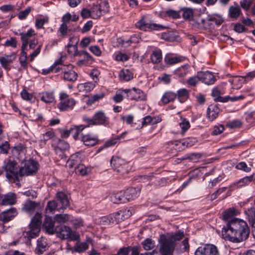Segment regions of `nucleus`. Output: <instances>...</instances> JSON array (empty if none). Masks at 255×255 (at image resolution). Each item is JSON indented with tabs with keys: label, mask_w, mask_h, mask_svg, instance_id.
I'll list each match as a JSON object with an SVG mask.
<instances>
[{
	"label": "nucleus",
	"mask_w": 255,
	"mask_h": 255,
	"mask_svg": "<svg viewBox=\"0 0 255 255\" xmlns=\"http://www.w3.org/2000/svg\"><path fill=\"white\" fill-rule=\"evenodd\" d=\"M150 59L153 63H159L162 60V53L160 49L153 51L150 56Z\"/></svg>",
	"instance_id": "nucleus-40"
},
{
	"label": "nucleus",
	"mask_w": 255,
	"mask_h": 255,
	"mask_svg": "<svg viewBox=\"0 0 255 255\" xmlns=\"http://www.w3.org/2000/svg\"><path fill=\"white\" fill-rule=\"evenodd\" d=\"M54 219L58 223H65L69 220L70 216L68 214H56Z\"/></svg>",
	"instance_id": "nucleus-48"
},
{
	"label": "nucleus",
	"mask_w": 255,
	"mask_h": 255,
	"mask_svg": "<svg viewBox=\"0 0 255 255\" xmlns=\"http://www.w3.org/2000/svg\"><path fill=\"white\" fill-rule=\"evenodd\" d=\"M38 163L37 161L30 159L25 162L23 166L21 167V177L24 175L35 174L38 170Z\"/></svg>",
	"instance_id": "nucleus-8"
},
{
	"label": "nucleus",
	"mask_w": 255,
	"mask_h": 255,
	"mask_svg": "<svg viewBox=\"0 0 255 255\" xmlns=\"http://www.w3.org/2000/svg\"><path fill=\"white\" fill-rule=\"evenodd\" d=\"M93 117L96 126L107 127L110 124V119L103 111L96 112Z\"/></svg>",
	"instance_id": "nucleus-13"
},
{
	"label": "nucleus",
	"mask_w": 255,
	"mask_h": 255,
	"mask_svg": "<svg viewBox=\"0 0 255 255\" xmlns=\"http://www.w3.org/2000/svg\"><path fill=\"white\" fill-rule=\"evenodd\" d=\"M208 20L211 21L212 23L214 22L218 26L221 25L224 22L223 17L218 14L209 15Z\"/></svg>",
	"instance_id": "nucleus-45"
},
{
	"label": "nucleus",
	"mask_w": 255,
	"mask_h": 255,
	"mask_svg": "<svg viewBox=\"0 0 255 255\" xmlns=\"http://www.w3.org/2000/svg\"><path fill=\"white\" fill-rule=\"evenodd\" d=\"M105 96L104 93L96 94L91 97L87 101V104L91 105L95 102L98 101L100 99H102Z\"/></svg>",
	"instance_id": "nucleus-57"
},
{
	"label": "nucleus",
	"mask_w": 255,
	"mask_h": 255,
	"mask_svg": "<svg viewBox=\"0 0 255 255\" xmlns=\"http://www.w3.org/2000/svg\"><path fill=\"white\" fill-rule=\"evenodd\" d=\"M195 255H220L217 247L213 244H206L199 247Z\"/></svg>",
	"instance_id": "nucleus-9"
},
{
	"label": "nucleus",
	"mask_w": 255,
	"mask_h": 255,
	"mask_svg": "<svg viewBox=\"0 0 255 255\" xmlns=\"http://www.w3.org/2000/svg\"><path fill=\"white\" fill-rule=\"evenodd\" d=\"M242 123L241 121L238 120H235L229 121L227 123V126L229 128H233L240 127L242 126Z\"/></svg>",
	"instance_id": "nucleus-64"
},
{
	"label": "nucleus",
	"mask_w": 255,
	"mask_h": 255,
	"mask_svg": "<svg viewBox=\"0 0 255 255\" xmlns=\"http://www.w3.org/2000/svg\"><path fill=\"white\" fill-rule=\"evenodd\" d=\"M165 62L169 65H173L178 63L180 61L179 58L173 57L170 55H166L164 58Z\"/></svg>",
	"instance_id": "nucleus-56"
},
{
	"label": "nucleus",
	"mask_w": 255,
	"mask_h": 255,
	"mask_svg": "<svg viewBox=\"0 0 255 255\" xmlns=\"http://www.w3.org/2000/svg\"><path fill=\"white\" fill-rule=\"evenodd\" d=\"M95 83L88 82L85 83H82L78 85V88L80 91L85 92L86 93L91 91L95 87Z\"/></svg>",
	"instance_id": "nucleus-33"
},
{
	"label": "nucleus",
	"mask_w": 255,
	"mask_h": 255,
	"mask_svg": "<svg viewBox=\"0 0 255 255\" xmlns=\"http://www.w3.org/2000/svg\"><path fill=\"white\" fill-rule=\"evenodd\" d=\"M43 226L46 232L50 235L55 234L58 227L55 226V221L51 217L47 216H45Z\"/></svg>",
	"instance_id": "nucleus-17"
},
{
	"label": "nucleus",
	"mask_w": 255,
	"mask_h": 255,
	"mask_svg": "<svg viewBox=\"0 0 255 255\" xmlns=\"http://www.w3.org/2000/svg\"><path fill=\"white\" fill-rule=\"evenodd\" d=\"M56 197L62 205V208H66L69 205L68 195L63 191L58 192Z\"/></svg>",
	"instance_id": "nucleus-27"
},
{
	"label": "nucleus",
	"mask_w": 255,
	"mask_h": 255,
	"mask_svg": "<svg viewBox=\"0 0 255 255\" xmlns=\"http://www.w3.org/2000/svg\"><path fill=\"white\" fill-rule=\"evenodd\" d=\"M91 9L92 13V18L93 19H98L103 15L98 3L93 4Z\"/></svg>",
	"instance_id": "nucleus-46"
},
{
	"label": "nucleus",
	"mask_w": 255,
	"mask_h": 255,
	"mask_svg": "<svg viewBox=\"0 0 255 255\" xmlns=\"http://www.w3.org/2000/svg\"><path fill=\"white\" fill-rule=\"evenodd\" d=\"M56 147L65 151L69 148L70 146L67 142L63 140L59 139Z\"/></svg>",
	"instance_id": "nucleus-63"
},
{
	"label": "nucleus",
	"mask_w": 255,
	"mask_h": 255,
	"mask_svg": "<svg viewBox=\"0 0 255 255\" xmlns=\"http://www.w3.org/2000/svg\"><path fill=\"white\" fill-rule=\"evenodd\" d=\"M48 249V244L46 239L44 237H41L37 241V247L35 250L36 254H42Z\"/></svg>",
	"instance_id": "nucleus-24"
},
{
	"label": "nucleus",
	"mask_w": 255,
	"mask_h": 255,
	"mask_svg": "<svg viewBox=\"0 0 255 255\" xmlns=\"http://www.w3.org/2000/svg\"><path fill=\"white\" fill-rule=\"evenodd\" d=\"M48 22V16L40 15L35 19V26L37 29L43 28V25Z\"/></svg>",
	"instance_id": "nucleus-36"
},
{
	"label": "nucleus",
	"mask_w": 255,
	"mask_h": 255,
	"mask_svg": "<svg viewBox=\"0 0 255 255\" xmlns=\"http://www.w3.org/2000/svg\"><path fill=\"white\" fill-rule=\"evenodd\" d=\"M52 72L56 73L61 71L63 73L67 67V65H55L53 64L51 66Z\"/></svg>",
	"instance_id": "nucleus-60"
},
{
	"label": "nucleus",
	"mask_w": 255,
	"mask_h": 255,
	"mask_svg": "<svg viewBox=\"0 0 255 255\" xmlns=\"http://www.w3.org/2000/svg\"><path fill=\"white\" fill-rule=\"evenodd\" d=\"M176 95L179 101L181 103H183L189 98V93L187 89L183 88L177 91Z\"/></svg>",
	"instance_id": "nucleus-37"
},
{
	"label": "nucleus",
	"mask_w": 255,
	"mask_h": 255,
	"mask_svg": "<svg viewBox=\"0 0 255 255\" xmlns=\"http://www.w3.org/2000/svg\"><path fill=\"white\" fill-rule=\"evenodd\" d=\"M247 218L251 226L255 223V209L251 207L245 211Z\"/></svg>",
	"instance_id": "nucleus-41"
},
{
	"label": "nucleus",
	"mask_w": 255,
	"mask_h": 255,
	"mask_svg": "<svg viewBox=\"0 0 255 255\" xmlns=\"http://www.w3.org/2000/svg\"><path fill=\"white\" fill-rule=\"evenodd\" d=\"M161 14L163 16H168V17H172L174 19L178 18L180 17L179 12L172 9H169L165 11H163Z\"/></svg>",
	"instance_id": "nucleus-51"
},
{
	"label": "nucleus",
	"mask_w": 255,
	"mask_h": 255,
	"mask_svg": "<svg viewBox=\"0 0 255 255\" xmlns=\"http://www.w3.org/2000/svg\"><path fill=\"white\" fill-rule=\"evenodd\" d=\"M121 80L128 81L133 78V74L128 69H123L119 74Z\"/></svg>",
	"instance_id": "nucleus-39"
},
{
	"label": "nucleus",
	"mask_w": 255,
	"mask_h": 255,
	"mask_svg": "<svg viewBox=\"0 0 255 255\" xmlns=\"http://www.w3.org/2000/svg\"><path fill=\"white\" fill-rule=\"evenodd\" d=\"M101 11L103 15L108 13L109 11L110 6L109 3L106 0H100V2H97Z\"/></svg>",
	"instance_id": "nucleus-50"
},
{
	"label": "nucleus",
	"mask_w": 255,
	"mask_h": 255,
	"mask_svg": "<svg viewBox=\"0 0 255 255\" xmlns=\"http://www.w3.org/2000/svg\"><path fill=\"white\" fill-rule=\"evenodd\" d=\"M221 92L217 88H214L212 92V96L214 98L215 102H220L222 103H225L229 100L231 101H236L244 99L245 97L243 95L239 96L231 97L227 96L225 97H221Z\"/></svg>",
	"instance_id": "nucleus-11"
},
{
	"label": "nucleus",
	"mask_w": 255,
	"mask_h": 255,
	"mask_svg": "<svg viewBox=\"0 0 255 255\" xmlns=\"http://www.w3.org/2000/svg\"><path fill=\"white\" fill-rule=\"evenodd\" d=\"M124 191L127 202H128L135 199L139 196L140 189L139 188L132 187L127 189Z\"/></svg>",
	"instance_id": "nucleus-26"
},
{
	"label": "nucleus",
	"mask_w": 255,
	"mask_h": 255,
	"mask_svg": "<svg viewBox=\"0 0 255 255\" xmlns=\"http://www.w3.org/2000/svg\"><path fill=\"white\" fill-rule=\"evenodd\" d=\"M235 168L239 170H243L246 172H250L251 170V168L248 166L246 162L242 161L238 163Z\"/></svg>",
	"instance_id": "nucleus-62"
},
{
	"label": "nucleus",
	"mask_w": 255,
	"mask_h": 255,
	"mask_svg": "<svg viewBox=\"0 0 255 255\" xmlns=\"http://www.w3.org/2000/svg\"><path fill=\"white\" fill-rule=\"evenodd\" d=\"M81 140L86 146H93L98 144V139L96 136L88 134L83 135L81 137Z\"/></svg>",
	"instance_id": "nucleus-22"
},
{
	"label": "nucleus",
	"mask_w": 255,
	"mask_h": 255,
	"mask_svg": "<svg viewBox=\"0 0 255 255\" xmlns=\"http://www.w3.org/2000/svg\"><path fill=\"white\" fill-rule=\"evenodd\" d=\"M123 91L127 94V97L130 100L136 101H144L146 95L143 91L139 89L133 88L131 89H125Z\"/></svg>",
	"instance_id": "nucleus-12"
},
{
	"label": "nucleus",
	"mask_w": 255,
	"mask_h": 255,
	"mask_svg": "<svg viewBox=\"0 0 255 255\" xmlns=\"http://www.w3.org/2000/svg\"><path fill=\"white\" fill-rule=\"evenodd\" d=\"M141 244L144 249L146 251L152 250L155 247V241L149 238L146 239L141 243Z\"/></svg>",
	"instance_id": "nucleus-42"
},
{
	"label": "nucleus",
	"mask_w": 255,
	"mask_h": 255,
	"mask_svg": "<svg viewBox=\"0 0 255 255\" xmlns=\"http://www.w3.org/2000/svg\"><path fill=\"white\" fill-rule=\"evenodd\" d=\"M110 162L113 170L121 175H127L131 169L130 165L118 156H113Z\"/></svg>",
	"instance_id": "nucleus-5"
},
{
	"label": "nucleus",
	"mask_w": 255,
	"mask_h": 255,
	"mask_svg": "<svg viewBox=\"0 0 255 255\" xmlns=\"http://www.w3.org/2000/svg\"><path fill=\"white\" fill-rule=\"evenodd\" d=\"M135 26L139 29L144 31L149 30H159L165 28V27L161 25L150 23L147 22L144 16H142L141 18L136 23Z\"/></svg>",
	"instance_id": "nucleus-10"
},
{
	"label": "nucleus",
	"mask_w": 255,
	"mask_h": 255,
	"mask_svg": "<svg viewBox=\"0 0 255 255\" xmlns=\"http://www.w3.org/2000/svg\"><path fill=\"white\" fill-rule=\"evenodd\" d=\"M75 104V100L71 98L70 99L60 101L58 105V107L60 111H66L72 109Z\"/></svg>",
	"instance_id": "nucleus-23"
},
{
	"label": "nucleus",
	"mask_w": 255,
	"mask_h": 255,
	"mask_svg": "<svg viewBox=\"0 0 255 255\" xmlns=\"http://www.w3.org/2000/svg\"><path fill=\"white\" fill-rule=\"evenodd\" d=\"M220 109L217 105H210L207 110V117L210 121L215 120L218 116Z\"/></svg>",
	"instance_id": "nucleus-21"
},
{
	"label": "nucleus",
	"mask_w": 255,
	"mask_h": 255,
	"mask_svg": "<svg viewBox=\"0 0 255 255\" xmlns=\"http://www.w3.org/2000/svg\"><path fill=\"white\" fill-rule=\"evenodd\" d=\"M254 175H252L249 176H246L240 180H239L237 183H235L239 187H241L246 185H248L251 182H252L254 180Z\"/></svg>",
	"instance_id": "nucleus-47"
},
{
	"label": "nucleus",
	"mask_w": 255,
	"mask_h": 255,
	"mask_svg": "<svg viewBox=\"0 0 255 255\" xmlns=\"http://www.w3.org/2000/svg\"><path fill=\"white\" fill-rule=\"evenodd\" d=\"M188 66L184 65L179 68L176 70L175 74L179 77H185L188 73Z\"/></svg>",
	"instance_id": "nucleus-52"
},
{
	"label": "nucleus",
	"mask_w": 255,
	"mask_h": 255,
	"mask_svg": "<svg viewBox=\"0 0 255 255\" xmlns=\"http://www.w3.org/2000/svg\"><path fill=\"white\" fill-rule=\"evenodd\" d=\"M15 58L14 53L9 55L5 54L3 56H0V63L5 70L9 71L10 70V65L15 60Z\"/></svg>",
	"instance_id": "nucleus-16"
},
{
	"label": "nucleus",
	"mask_w": 255,
	"mask_h": 255,
	"mask_svg": "<svg viewBox=\"0 0 255 255\" xmlns=\"http://www.w3.org/2000/svg\"><path fill=\"white\" fill-rule=\"evenodd\" d=\"M75 171L76 174L84 176L91 172V169L86 167L84 165L80 164L75 167Z\"/></svg>",
	"instance_id": "nucleus-38"
},
{
	"label": "nucleus",
	"mask_w": 255,
	"mask_h": 255,
	"mask_svg": "<svg viewBox=\"0 0 255 255\" xmlns=\"http://www.w3.org/2000/svg\"><path fill=\"white\" fill-rule=\"evenodd\" d=\"M200 81V77L199 76V72L197 73L196 76L191 77L187 80V84L191 86H196L198 83Z\"/></svg>",
	"instance_id": "nucleus-61"
},
{
	"label": "nucleus",
	"mask_w": 255,
	"mask_h": 255,
	"mask_svg": "<svg viewBox=\"0 0 255 255\" xmlns=\"http://www.w3.org/2000/svg\"><path fill=\"white\" fill-rule=\"evenodd\" d=\"M193 25L199 29L206 30H210L214 28L213 23L208 20V16L207 19H201L200 20L195 21Z\"/></svg>",
	"instance_id": "nucleus-18"
},
{
	"label": "nucleus",
	"mask_w": 255,
	"mask_h": 255,
	"mask_svg": "<svg viewBox=\"0 0 255 255\" xmlns=\"http://www.w3.org/2000/svg\"><path fill=\"white\" fill-rule=\"evenodd\" d=\"M182 17L185 19L190 20L193 17V11L190 8H184L182 9Z\"/></svg>",
	"instance_id": "nucleus-54"
},
{
	"label": "nucleus",
	"mask_w": 255,
	"mask_h": 255,
	"mask_svg": "<svg viewBox=\"0 0 255 255\" xmlns=\"http://www.w3.org/2000/svg\"><path fill=\"white\" fill-rule=\"evenodd\" d=\"M229 15L232 18H237L241 13V10L239 7L231 6L229 8Z\"/></svg>",
	"instance_id": "nucleus-53"
},
{
	"label": "nucleus",
	"mask_w": 255,
	"mask_h": 255,
	"mask_svg": "<svg viewBox=\"0 0 255 255\" xmlns=\"http://www.w3.org/2000/svg\"><path fill=\"white\" fill-rule=\"evenodd\" d=\"M39 204L35 202L28 200L23 205L22 210L27 213L33 212Z\"/></svg>",
	"instance_id": "nucleus-32"
},
{
	"label": "nucleus",
	"mask_w": 255,
	"mask_h": 255,
	"mask_svg": "<svg viewBox=\"0 0 255 255\" xmlns=\"http://www.w3.org/2000/svg\"><path fill=\"white\" fill-rule=\"evenodd\" d=\"M6 177L10 182L19 181L21 177V167L15 162L9 161L5 165Z\"/></svg>",
	"instance_id": "nucleus-4"
},
{
	"label": "nucleus",
	"mask_w": 255,
	"mask_h": 255,
	"mask_svg": "<svg viewBox=\"0 0 255 255\" xmlns=\"http://www.w3.org/2000/svg\"><path fill=\"white\" fill-rule=\"evenodd\" d=\"M18 214L15 208L10 209L2 212L0 214V220L3 223H7L13 219Z\"/></svg>",
	"instance_id": "nucleus-14"
},
{
	"label": "nucleus",
	"mask_w": 255,
	"mask_h": 255,
	"mask_svg": "<svg viewBox=\"0 0 255 255\" xmlns=\"http://www.w3.org/2000/svg\"><path fill=\"white\" fill-rule=\"evenodd\" d=\"M161 119L159 117H152L150 116H147L143 119L142 121V126H146L148 125H153L159 123L161 122Z\"/></svg>",
	"instance_id": "nucleus-31"
},
{
	"label": "nucleus",
	"mask_w": 255,
	"mask_h": 255,
	"mask_svg": "<svg viewBox=\"0 0 255 255\" xmlns=\"http://www.w3.org/2000/svg\"><path fill=\"white\" fill-rule=\"evenodd\" d=\"M19 34L22 41V46L19 61L21 66L24 69H26L27 68V56L26 51H28V40L32 36L35 35L36 33L35 32L34 29L30 28L26 32H21Z\"/></svg>",
	"instance_id": "nucleus-3"
},
{
	"label": "nucleus",
	"mask_w": 255,
	"mask_h": 255,
	"mask_svg": "<svg viewBox=\"0 0 255 255\" xmlns=\"http://www.w3.org/2000/svg\"><path fill=\"white\" fill-rule=\"evenodd\" d=\"M239 212L234 208H230L223 213V219L225 221H230L233 217L238 215Z\"/></svg>",
	"instance_id": "nucleus-28"
},
{
	"label": "nucleus",
	"mask_w": 255,
	"mask_h": 255,
	"mask_svg": "<svg viewBox=\"0 0 255 255\" xmlns=\"http://www.w3.org/2000/svg\"><path fill=\"white\" fill-rule=\"evenodd\" d=\"M200 80L207 85L213 84L215 80L214 76L209 71L199 72Z\"/></svg>",
	"instance_id": "nucleus-20"
},
{
	"label": "nucleus",
	"mask_w": 255,
	"mask_h": 255,
	"mask_svg": "<svg viewBox=\"0 0 255 255\" xmlns=\"http://www.w3.org/2000/svg\"><path fill=\"white\" fill-rule=\"evenodd\" d=\"M181 121L179 123V126L181 129L180 132L177 131L176 133H181L184 134L185 132L189 128L190 125L189 122L186 119H181Z\"/></svg>",
	"instance_id": "nucleus-43"
},
{
	"label": "nucleus",
	"mask_w": 255,
	"mask_h": 255,
	"mask_svg": "<svg viewBox=\"0 0 255 255\" xmlns=\"http://www.w3.org/2000/svg\"><path fill=\"white\" fill-rule=\"evenodd\" d=\"M55 136V133L51 130L48 131L45 133L42 134L40 136V139L41 141L45 142L46 141L51 139Z\"/></svg>",
	"instance_id": "nucleus-58"
},
{
	"label": "nucleus",
	"mask_w": 255,
	"mask_h": 255,
	"mask_svg": "<svg viewBox=\"0 0 255 255\" xmlns=\"http://www.w3.org/2000/svg\"><path fill=\"white\" fill-rule=\"evenodd\" d=\"M184 237L183 231H178L170 233L167 238L162 236L159 240V253L161 255H173L176 242L180 241Z\"/></svg>",
	"instance_id": "nucleus-2"
},
{
	"label": "nucleus",
	"mask_w": 255,
	"mask_h": 255,
	"mask_svg": "<svg viewBox=\"0 0 255 255\" xmlns=\"http://www.w3.org/2000/svg\"><path fill=\"white\" fill-rule=\"evenodd\" d=\"M9 148V144L8 141H5L0 143V154H7Z\"/></svg>",
	"instance_id": "nucleus-59"
},
{
	"label": "nucleus",
	"mask_w": 255,
	"mask_h": 255,
	"mask_svg": "<svg viewBox=\"0 0 255 255\" xmlns=\"http://www.w3.org/2000/svg\"><path fill=\"white\" fill-rule=\"evenodd\" d=\"M85 128L84 125L75 126L71 128V134H73V138L77 140L79 138V135L80 133Z\"/></svg>",
	"instance_id": "nucleus-44"
},
{
	"label": "nucleus",
	"mask_w": 255,
	"mask_h": 255,
	"mask_svg": "<svg viewBox=\"0 0 255 255\" xmlns=\"http://www.w3.org/2000/svg\"><path fill=\"white\" fill-rule=\"evenodd\" d=\"M111 201L115 204L124 203L127 202L125 191H121L112 195Z\"/></svg>",
	"instance_id": "nucleus-25"
},
{
	"label": "nucleus",
	"mask_w": 255,
	"mask_h": 255,
	"mask_svg": "<svg viewBox=\"0 0 255 255\" xmlns=\"http://www.w3.org/2000/svg\"><path fill=\"white\" fill-rule=\"evenodd\" d=\"M42 214L37 212L32 218L29 225V230L26 232L29 238H35L39 236L42 224Z\"/></svg>",
	"instance_id": "nucleus-6"
},
{
	"label": "nucleus",
	"mask_w": 255,
	"mask_h": 255,
	"mask_svg": "<svg viewBox=\"0 0 255 255\" xmlns=\"http://www.w3.org/2000/svg\"><path fill=\"white\" fill-rule=\"evenodd\" d=\"M225 239L233 243H240L246 240L250 234V229L244 220L234 218L229 221L222 231Z\"/></svg>",
	"instance_id": "nucleus-1"
},
{
	"label": "nucleus",
	"mask_w": 255,
	"mask_h": 255,
	"mask_svg": "<svg viewBox=\"0 0 255 255\" xmlns=\"http://www.w3.org/2000/svg\"><path fill=\"white\" fill-rule=\"evenodd\" d=\"M73 65H67V67L64 71L63 79L68 81L74 82L77 79L78 74L72 70Z\"/></svg>",
	"instance_id": "nucleus-19"
},
{
	"label": "nucleus",
	"mask_w": 255,
	"mask_h": 255,
	"mask_svg": "<svg viewBox=\"0 0 255 255\" xmlns=\"http://www.w3.org/2000/svg\"><path fill=\"white\" fill-rule=\"evenodd\" d=\"M57 203L56 201L52 200L48 202L45 210L46 212H52L57 209Z\"/></svg>",
	"instance_id": "nucleus-55"
},
{
	"label": "nucleus",
	"mask_w": 255,
	"mask_h": 255,
	"mask_svg": "<svg viewBox=\"0 0 255 255\" xmlns=\"http://www.w3.org/2000/svg\"><path fill=\"white\" fill-rule=\"evenodd\" d=\"M39 97L41 101L46 103H51L55 101V97L53 92H42L39 94Z\"/></svg>",
	"instance_id": "nucleus-30"
},
{
	"label": "nucleus",
	"mask_w": 255,
	"mask_h": 255,
	"mask_svg": "<svg viewBox=\"0 0 255 255\" xmlns=\"http://www.w3.org/2000/svg\"><path fill=\"white\" fill-rule=\"evenodd\" d=\"M109 220V223L118 224L122 219L121 218V214L119 213H116L111 214L107 218Z\"/></svg>",
	"instance_id": "nucleus-49"
},
{
	"label": "nucleus",
	"mask_w": 255,
	"mask_h": 255,
	"mask_svg": "<svg viewBox=\"0 0 255 255\" xmlns=\"http://www.w3.org/2000/svg\"><path fill=\"white\" fill-rule=\"evenodd\" d=\"M55 233L59 238L63 240L70 239L72 241H76L79 238L76 233L72 232L70 227L65 225L58 226Z\"/></svg>",
	"instance_id": "nucleus-7"
},
{
	"label": "nucleus",
	"mask_w": 255,
	"mask_h": 255,
	"mask_svg": "<svg viewBox=\"0 0 255 255\" xmlns=\"http://www.w3.org/2000/svg\"><path fill=\"white\" fill-rule=\"evenodd\" d=\"M84 156L82 152H78L71 155L67 161L68 166L69 168H75V167L80 165L83 160Z\"/></svg>",
	"instance_id": "nucleus-15"
},
{
	"label": "nucleus",
	"mask_w": 255,
	"mask_h": 255,
	"mask_svg": "<svg viewBox=\"0 0 255 255\" xmlns=\"http://www.w3.org/2000/svg\"><path fill=\"white\" fill-rule=\"evenodd\" d=\"M126 132H123L119 135L112 137L107 140L104 144V147H109L115 145L118 141L122 138H124Z\"/></svg>",
	"instance_id": "nucleus-34"
},
{
	"label": "nucleus",
	"mask_w": 255,
	"mask_h": 255,
	"mask_svg": "<svg viewBox=\"0 0 255 255\" xmlns=\"http://www.w3.org/2000/svg\"><path fill=\"white\" fill-rule=\"evenodd\" d=\"M176 94L171 91L166 92L161 98V101L163 104L173 102L176 98Z\"/></svg>",
	"instance_id": "nucleus-29"
},
{
	"label": "nucleus",
	"mask_w": 255,
	"mask_h": 255,
	"mask_svg": "<svg viewBox=\"0 0 255 255\" xmlns=\"http://www.w3.org/2000/svg\"><path fill=\"white\" fill-rule=\"evenodd\" d=\"M15 203V195L13 193H8L5 195L1 201V204L3 205H13Z\"/></svg>",
	"instance_id": "nucleus-35"
}]
</instances>
